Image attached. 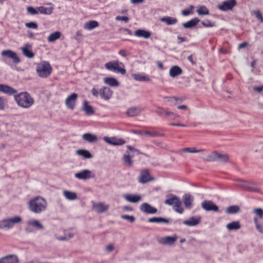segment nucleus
Instances as JSON below:
<instances>
[{"instance_id": "1", "label": "nucleus", "mask_w": 263, "mask_h": 263, "mask_svg": "<svg viewBox=\"0 0 263 263\" xmlns=\"http://www.w3.org/2000/svg\"><path fill=\"white\" fill-rule=\"evenodd\" d=\"M47 205L46 200L39 196L31 199L28 202L29 210L36 214H40L44 211Z\"/></svg>"}, {"instance_id": "2", "label": "nucleus", "mask_w": 263, "mask_h": 263, "mask_svg": "<svg viewBox=\"0 0 263 263\" xmlns=\"http://www.w3.org/2000/svg\"><path fill=\"white\" fill-rule=\"evenodd\" d=\"M14 100L18 105L25 108H28L31 106L34 101L33 98L27 91L22 92L14 96Z\"/></svg>"}, {"instance_id": "3", "label": "nucleus", "mask_w": 263, "mask_h": 263, "mask_svg": "<svg viewBox=\"0 0 263 263\" xmlns=\"http://www.w3.org/2000/svg\"><path fill=\"white\" fill-rule=\"evenodd\" d=\"M1 54L3 61L8 65L11 64L10 60H12V63L14 64H17L21 62L17 53L11 50H4L2 51Z\"/></svg>"}, {"instance_id": "4", "label": "nucleus", "mask_w": 263, "mask_h": 263, "mask_svg": "<svg viewBox=\"0 0 263 263\" xmlns=\"http://www.w3.org/2000/svg\"><path fill=\"white\" fill-rule=\"evenodd\" d=\"M91 93L93 96L96 98L100 96L102 99L108 100L112 97L113 91L109 87L104 86L100 88L99 90L93 87L91 90Z\"/></svg>"}, {"instance_id": "5", "label": "nucleus", "mask_w": 263, "mask_h": 263, "mask_svg": "<svg viewBox=\"0 0 263 263\" xmlns=\"http://www.w3.org/2000/svg\"><path fill=\"white\" fill-rule=\"evenodd\" d=\"M167 196L168 198L164 201V203L172 205L175 211L179 214L183 213L184 209L182 208H180L182 202L180 198L178 196L173 194H170Z\"/></svg>"}, {"instance_id": "6", "label": "nucleus", "mask_w": 263, "mask_h": 263, "mask_svg": "<svg viewBox=\"0 0 263 263\" xmlns=\"http://www.w3.org/2000/svg\"><path fill=\"white\" fill-rule=\"evenodd\" d=\"M229 155L227 154H221L217 151H214L206 157V160L210 162H227L229 160Z\"/></svg>"}, {"instance_id": "7", "label": "nucleus", "mask_w": 263, "mask_h": 263, "mask_svg": "<svg viewBox=\"0 0 263 263\" xmlns=\"http://www.w3.org/2000/svg\"><path fill=\"white\" fill-rule=\"evenodd\" d=\"M51 71L52 68L48 62H44L36 69V72L39 76L43 78L48 77L51 74Z\"/></svg>"}, {"instance_id": "8", "label": "nucleus", "mask_w": 263, "mask_h": 263, "mask_svg": "<svg viewBox=\"0 0 263 263\" xmlns=\"http://www.w3.org/2000/svg\"><path fill=\"white\" fill-rule=\"evenodd\" d=\"M200 222V217L196 218L194 216H192L189 218L188 220H184L182 221V220L180 219H176L173 221V223L174 224H181V223H183L184 224L189 226H195L199 223Z\"/></svg>"}, {"instance_id": "9", "label": "nucleus", "mask_w": 263, "mask_h": 263, "mask_svg": "<svg viewBox=\"0 0 263 263\" xmlns=\"http://www.w3.org/2000/svg\"><path fill=\"white\" fill-rule=\"evenodd\" d=\"M239 185L244 190L249 192L257 193L259 192L260 191L259 189L255 184L244 180L240 181Z\"/></svg>"}, {"instance_id": "10", "label": "nucleus", "mask_w": 263, "mask_h": 263, "mask_svg": "<svg viewBox=\"0 0 263 263\" xmlns=\"http://www.w3.org/2000/svg\"><path fill=\"white\" fill-rule=\"evenodd\" d=\"M201 207L206 211L217 212L219 207L211 200H204L201 203Z\"/></svg>"}, {"instance_id": "11", "label": "nucleus", "mask_w": 263, "mask_h": 263, "mask_svg": "<svg viewBox=\"0 0 263 263\" xmlns=\"http://www.w3.org/2000/svg\"><path fill=\"white\" fill-rule=\"evenodd\" d=\"M78 97L76 93H72L68 96L65 100V104L68 108L72 110L74 108Z\"/></svg>"}, {"instance_id": "12", "label": "nucleus", "mask_w": 263, "mask_h": 263, "mask_svg": "<svg viewBox=\"0 0 263 263\" xmlns=\"http://www.w3.org/2000/svg\"><path fill=\"white\" fill-rule=\"evenodd\" d=\"M237 4L236 0H227L218 6L219 10L226 11L231 10Z\"/></svg>"}, {"instance_id": "13", "label": "nucleus", "mask_w": 263, "mask_h": 263, "mask_svg": "<svg viewBox=\"0 0 263 263\" xmlns=\"http://www.w3.org/2000/svg\"><path fill=\"white\" fill-rule=\"evenodd\" d=\"M75 177L79 179H88L95 177L91 171L88 170H83L75 174Z\"/></svg>"}, {"instance_id": "14", "label": "nucleus", "mask_w": 263, "mask_h": 263, "mask_svg": "<svg viewBox=\"0 0 263 263\" xmlns=\"http://www.w3.org/2000/svg\"><path fill=\"white\" fill-rule=\"evenodd\" d=\"M104 140L107 143L112 145H122L125 143V141L122 138H117L116 137L109 138L105 137Z\"/></svg>"}, {"instance_id": "15", "label": "nucleus", "mask_w": 263, "mask_h": 263, "mask_svg": "<svg viewBox=\"0 0 263 263\" xmlns=\"http://www.w3.org/2000/svg\"><path fill=\"white\" fill-rule=\"evenodd\" d=\"M140 209L142 212L146 214H155L158 211L157 208L146 202L143 203Z\"/></svg>"}, {"instance_id": "16", "label": "nucleus", "mask_w": 263, "mask_h": 263, "mask_svg": "<svg viewBox=\"0 0 263 263\" xmlns=\"http://www.w3.org/2000/svg\"><path fill=\"white\" fill-rule=\"evenodd\" d=\"M153 179L151 178L149 171L145 170L141 172V174L139 178V182L144 184Z\"/></svg>"}, {"instance_id": "17", "label": "nucleus", "mask_w": 263, "mask_h": 263, "mask_svg": "<svg viewBox=\"0 0 263 263\" xmlns=\"http://www.w3.org/2000/svg\"><path fill=\"white\" fill-rule=\"evenodd\" d=\"M18 259L16 255H10L0 258V263H18Z\"/></svg>"}, {"instance_id": "18", "label": "nucleus", "mask_w": 263, "mask_h": 263, "mask_svg": "<svg viewBox=\"0 0 263 263\" xmlns=\"http://www.w3.org/2000/svg\"><path fill=\"white\" fill-rule=\"evenodd\" d=\"M31 48V46L29 44H26L25 46L21 48L23 54L25 57L30 59L34 57V52L30 49Z\"/></svg>"}, {"instance_id": "19", "label": "nucleus", "mask_w": 263, "mask_h": 263, "mask_svg": "<svg viewBox=\"0 0 263 263\" xmlns=\"http://www.w3.org/2000/svg\"><path fill=\"white\" fill-rule=\"evenodd\" d=\"M193 200V197L189 194H185L183 195V201L186 208L191 209L192 208Z\"/></svg>"}, {"instance_id": "20", "label": "nucleus", "mask_w": 263, "mask_h": 263, "mask_svg": "<svg viewBox=\"0 0 263 263\" xmlns=\"http://www.w3.org/2000/svg\"><path fill=\"white\" fill-rule=\"evenodd\" d=\"M0 91L9 95L14 94L17 92L16 90L12 87L5 84H0Z\"/></svg>"}, {"instance_id": "21", "label": "nucleus", "mask_w": 263, "mask_h": 263, "mask_svg": "<svg viewBox=\"0 0 263 263\" xmlns=\"http://www.w3.org/2000/svg\"><path fill=\"white\" fill-rule=\"evenodd\" d=\"M183 72L182 69L178 66L175 65L172 66L169 72L170 76L172 78H175L180 74Z\"/></svg>"}, {"instance_id": "22", "label": "nucleus", "mask_w": 263, "mask_h": 263, "mask_svg": "<svg viewBox=\"0 0 263 263\" xmlns=\"http://www.w3.org/2000/svg\"><path fill=\"white\" fill-rule=\"evenodd\" d=\"M148 221L149 222L153 223V222H156V223H170L171 222H173L172 221V219H166L163 217H154L152 218H150L148 219Z\"/></svg>"}, {"instance_id": "23", "label": "nucleus", "mask_w": 263, "mask_h": 263, "mask_svg": "<svg viewBox=\"0 0 263 263\" xmlns=\"http://www.w3.org/2000/svg\"><path fill=\"white\" fill-rule=\"evenodd\" d=\"M145 136L149 137H161L164 136V134L160 130H146Z\"/></svg>"}, {"instance_id": "24", "label": "nucleus", "mask_w": 263, "mask_h": 263, "mask_svg": "<svg viewBox=\"0 0 263 263\" xmlns=\"http://www.w3.org/2000/svg\"><path fill=\"white\" fill-rule=\"evenodd\" d=\"M177 240L176 236H166L162 237L160 242L163 245H172Z\"/></svg>"}, {"instance_id": "25", "label": "nucleus", "mask_w": 263, "mask_h": 263, "mask_svg": "<svg viewBox=\"0 0 263 263\" xmlns=\"http://www.w3.org/2000/svg\"><path fill=\"white\" fill-rule=\"evenodd\" d=\"M200 22L197 17H195L191 20L182 24V26L185 28H192L195 27Z\"/></svg>"}, {"instance_id": "26", "label": "nucleus", "mask_w": 263, "mask_h": 263, "mask_svg": "<svg viewBox=\"0 0 263 263\" xmlns=\"http://www.w3.org/2000/svg\"><path fill=\"white\" fill-rule=\"evenodd\" d=\"M104 82L106 84L112 87L119 86L120 85L117 80L113 77H105L104 78Z\"/></svg>"}, {"instance_id": "27", "label": "nucleus", "mask_w": 263, "mask_h": 263, "mask_svg": "<svg viewBox=\"0 0 263 263\" xmlns=\"http://www.w3.org/2000/svg\"><path fill=\"white\" fill-rule=\"evenodd\" d=\"M124 198L129 202L132 203H136L142 199V197L139 195L129 194L124 196Z\"/></svg>"}, {"instance_id": "28", "label": "nucleus", "mask_w": 263, "mask_h": 263, "mask_svg": "<svg viewBox=\"0 0 263 263\" xmlns=\"http://www.w3.org/2000/svg\"><path fill=\"white\" fill-rule=\"evenodd\" d=\"M82 138L84 140L90 143L96 142L98 140L97 137L95 135L91 133L84 134L83 135Z\"/></svg>"}, {"instance_id": "29", "label": "nucleus", "mask_w": 263, "mask_h": 263, "mask_svg": "<svg viewBox=\"0 0 263 263\" xmlns=\"http://www.w3.org/2000/svg\"><path fill=\"white\" fill-rule=\"evenodd\" d=\"M135 35L138 37H142L148 39L151 36V32L143 29H138L135 32Z\"/></svg>"}, {"instance_id": "30", "label": "nucleus", "mask_w": 263, "mask_h": 263, "mask_svg": "<svg viewBox=\"0 0 263 263\" xmlns=\"http://www.w3.org/2000/svg\"><path fill=\"white\" fill-rule=\"evenodd\" d=\"M76 154L85 159H89L92 157V155L88 150L79 149L76 151Z\"/></svg>"}, {"instance_id": "31", "label": "nucleus", "mask_w": 263, "mask_h": 263, "mask_svg": "<svg viewBox=\"0 0 263 263\" xmlns=\"http://www.w3.org/2000/svg\"><path fill=\"white\" fill-rule=\"evenodd\" d=\"M162 22L165 23L167 25H172L176 24L178 20L176 18L171 16H164L160 18Z\"/></svg>"}, {"instance_id": "32", "label": "nucleus", "mask_w": 263, "mask_h": 263, "mask_svg": "<svg viewBox=\"0 0 263 263\" xmlns=\"http://www.w3.org/2000/svg\"><path fill=\"white\" fill-rule=\"evenodd\" d=\"M82 109L87 115H91L95 114V110L93 107L88 104L87 101L84 102Z\"/></svg>"}, {"instance_id": "33", "label": "nucleus", "mask_w": 263, "mask_h": 263, "mask_svg": "<svg viewBox=\"0 0 263 263\" xmlns=\"http://www.w3.org/2000/svg\"><path fill=\"white\" fill-rule=\"evenodd\" d=\"M141 112L140 108L138 107H132L126 111V114L129 117H135L137 116Z\"/></svg>"}, {"instance_id": "34", "label": "nucleus", "mask_w": 263, "mask_h": 263, "mask_svg": "<svg viewBox=\"0 0 263 263\" xmlns=\"http://www.w3.org/2000/svg\"><path fill=\"white\" fill-rule=\"evenodd\" d=\"M27 224L28 226L35 227L37 230L44 229L43 225L37 220H30L27 222Z\"/></svg>"}, {"instance_id": "35", "label": "nucleus", "mask_w": 263, "mask_h": 263, "mask_svg": "<svg viewBox=\"0 0 263 263\" xmlns=\"http://www.w3.org/2000/svg\"><path fill=\"white\" fill-rule=\"evenodd\" d=\"M241 226L239 221H234L227 224L226 228L229 231L237 230L240 228Z\"/></svg>"}, {"instance_id": "36", "label": "nucleus", "mask_w": 263, "mask_h": 263, "mask_svg": "<svg viewBox=\"0 0 263 263\" xmlns=\"http://www.w3.org/2000/svg\"><path fill=\"white\" fill-rule=\"evenodd\" d=\"M99 25V23L97 21L95 20L89 21L85 24L84 28L89 30H91L98 27Z\"/></svg>"}, {"instance_id": "37", "label": "nucleus", "mask_w": 263, "mask_h": 263, "mask_svg": "<svg viewBox=\"0 0 263 263\" xmlns=\"http://www.w3.org/2000/svg\"><path fill=\"white\" fill-rule=\"evenodd\" d=\"M37 9L41 14L50 15L52 13L53 8L52 7H45L44 6H40L37 7Z\"/></svg>"}, {"instance_id": "38", "label": "nucleus", "mask_w": 263, "mask_h": 263, "mask_svg": "<svg viewBox=\"0 0 263 263\" xmlns=\"http://www.w3.org/2000/svg\"><path fill=\"white\" fill-rule=\"evenodd\" d=\"M240 211V208L237 205H233L228 207L226 209V212L228 214H234Z\"/></svg>"}, {"instance_id": "39", "label": "nucleus", "mask_w": 263, "mask_h": 263, "mask_svg": "<svg viewBox=\"0 0 263 263\" xmlns=\"http://www.w3.org/2000/svg\"><path fill=\"white\" fill-rule=\"evenodd\" d=\"M94 208L96 209L97 212L99 213H103L107 211L108 209V206L107 205H105L101 202L95 204L94 205Z\"/></svg>"}, {"instance_id": "40", "label": "nucleus", "mask_w": 263, "mask_h": 263, "mask_svg": "<svg viewBox=\"0 0 263 263\" xmlns=\"http://www.w3.org/2000/svg\"><path fill=\"white\" fill-rule=\"evenodd\" d=\"M8 219L11 228H12L15 224L19 223L22 221V218L19 216L9 218Z\"/></svg>"}, {"instance_id": "41", "label": "nucleus", "mask_w": 263, "mask_h": 263, "mask_svg": "<svg viewBox=\"0 0 263 263\" xmlns=\"http://www.w3.org/2000/svg\"><path fill=\"white\" fill-rule=\"evenodd\" d=\"M132 77L136 81H149L150 79L147 76H142L141 74H133Z\"/></svg>"}, {"instance_id": "42", "label": "nucleus", "mask_w": 263, "mask_h": 263, "mask_svg": "<svg viewBox=\"0 0 263 263\" xmlns=\"http://www.w3.org/2000/svg\"><path fill=\"white\" fill-rule=\"evenodd\" d=\"M61 36V33L59 31H56L51 33L48 37V41L49 42H53L59 39Z\"/></svg>"}, {"instance_id": "43", "label": "nucleus", "mask_w": 263, "mask_h": 263, "mask_svg": "<svg viewBox=\"0 0 263 263\" xmlns=\"http://www.w3.org/2000/svg\"><path fill=\"white\" fill-rule=\"evenodd\" d=\"M64 195L65 197L69 200H74L77 197L76 193L68 191H64Z\"/></svg>"}, {"instance_id": "44", "label": "nucleus", "mask_w": 263, "mask_h": 263, "mask_svg": "<svg viewBox=\"0 0 263 263\" xmlns=\"http://www.w3.org/2000/svg\"><path fill=\"white\" fill-rule=\"evenodd\" d=\"M118 66V62H109L105 64V68L109 70H112L115 71L116 69V66Z\"/></svg>"}, {"instance_id": "45", "label": "nucleus", "mask_w": 263, "mask_h": 263, "mask_svg": "<svg viewBox=\"0 0 263 263\" xmlns=\"http://www.w3.org/2000/svg\"><path fill=\"white\" fill-rule=\"evenodd\" d=\"M0 229H11L8 218L0 221Z\"/></svg>"}, {"instance_id": "46", "label": "nucleus", "mask_w": 263, "mask_h": 263, "mask_svg": "<svg viewBox=\"0 0 263 263\" xmlns=\"http://www.w3.org/2000/svg\"><path fill=\"white\" fill-rule=\"evenodd\" d=\"M254 222L255 224L256 230L260 233L263 234V224L260 223L257 217H254L253 218Z\"/></svg>"}, {"instance_id": "47", "label": "nucleus", "mask_w": 263, "mask_h": 263, "mask_svg": "<svg viewBox=\"0 0 263 263\" xmlns=\"http://www.w3.org/2000/svg\"><path fill=\"white\" fill-rule=\"evenodd\" d=\"M156 112L159 116L166 118L168 111L165 110L163 108L159 107L156 110Z\"/></svg>"}, {"instance_id": "48", "label": "nucleus", "mask_w": 263, "mask_h": 263, "mask_svg": "<svg viewBox=\"0 0 263 263\" xmlns=\"http://www.w3.org/2000/svg\"><path fill=\"white\" fill-rule=\"evenodd\" d=\"M199 15H208L209 14V11L205 6H201L197 10Z\"/></svg>"}, {"instance_id": "49", "label": "nucleus", "mask_w": 263, "mask_h": 263, "mask_svg": "<svg viewBox=\"0 0 263 263\" xmlns=\"http://www.w3.org/2000/svg\"><path fill=\"white\" fill-rule=\"evenodd\" d=\"M203 150L202 149H196L194 147H186L184 149H183L182 151H180V153L181 154L182 152H187V153H199L200 152H202Z\"/></svg>"}, {"instance_id": "50", "label": "nucleus", "mask_w": 263, "mask_h": 263, "mask_svg": "<svg viewBox=\"0 0 263 263\" xmlns=\"http://www.w3.org/2000/svg\"><path fill=\"white\" fill-rule=\"evenodd\" d=\"M123 160L124 163L127 164L128 166H131L133 165V161L129 155H124L123 156Z\"/></svg>"}, {"instance_id": "51", "label": "nucleus", "mask_w": 263, "mask_h": 263, "mask_svg": "<svg viewBox=\"0 0 263 263\" xmlns=\"http://www.w3.org/2000/svg\"><path fill=\"white\" fill-rule=\"evenodd\" d=\"M253 212L255 213L259 218H263V210L261 208H255L253 210Z\"/></svg>"}, {"instance_id": "52", "label": "nucleus", "mask_w": 263, "mask_h": 263, "mask_svg": "<svg viewBox=\"0 0 263 263\" xmlns=\"http://www.w3.org/2000/svg\"><path fill=\"white\" fill-rule=\"evenodd\" d=\"M179 117V116L172 111H168L166 119L168 120H175L177 118Z\"/></svg>"}, {"instance_id": "53", "label": "nucleus", "mask_w": 263, "mask_h": 263, "mask_svg": "<svg viewBox=\"0 0 263 263\" xmlns=\"http://www.w3.org/2000/svg\"><path fill=\"white\" fill-rule=\"evenodd\" d=\"M27 11L29 13H30L31 15H35L39 13V11L37 9V7L35 8L31 6L27 8Z\"/></svg>"}, {"instance_id": "54", "label": "nucleus", "mask_w": 263, "mask_h": 263, "mask_svg": "<svg viewBox=\"0 0 263 263\" xmlns=\"http://www.w3.org/2000/svg\"><path fill=\"white\" fill-rule=\"evenodd\" d=\"M201 24L204 27H212L215 26V24L214 23L212 22L209 20H206L205 21H202Z\"/></svg>"}, {"instance_id": "55", "label": "nucleus", "mask_w": 263, "mask_h": 263, "mask_svg": "<svg viewBox=\"0 0 263 263\" xmlns=\"http://www.w3.org/2000/svg\"><path fill=\"white\" fill-rule=\"evenodd\" d=\"M121 217L122 219L129 220L131 223H133L135 221V217L134 216L122 215Z\"/></svg>"}, {"instance_id": "56", "label": "nucleus", "mask_w": 263, "mask_h": 263, "mask_svg": "<svg viewBox=\"0 0 263 263\" xmlns=\"http://www.w3.org/2000/svg\"><path fill=\"white\" fill-rule=\"evenodd\" d=\"M25 26L28 28L37 29L38 25L36 23L33 22H30L26 23Z\"/></svg>"}, {"instance_id": "57", "label": "nucleus", "mask_w": 263, "mask_h": 263, "mask_svg": "<svg viewBox=\"0 0 263 263\" xmlns=\"http://www.w3.org/2000/svg\"><path fill=\"white\" fill-rule=\"evenodd\" d=\"M254 14L258 20H259L261 23H263V16L259 11H254Z\"/></svg>"}, {"instance_id": "58", "label": "nucleus", "mask_w": 263, "mask_h": 263, "mask_svg": "<svg viewBox=\"0 0 263 263\" xmlns=\"http://www.w3.org/2000/svg\"><path fill=\"white\" fill-rule=\"evenodd\" d=\"M115 71H117L119 73H121L122 74H125L126 73V70L124 68H121L119 66V64H118V66H116V69Z\"/></svg>"}, {"instance_id": "59", "label": "nucleus", "mask_w": 263, "mask_h": 263, "mask_svg": "<svg viewBox=\"0 0 263 263\" xmlns=\"http://www.w3.org/2000/svg\"><path fill=\"white\" fill-rule=\"evenodd\" d=\"M116 20L117 21H123L126 23L129 21V18L125 16H117L116 17Z\"/></svg>"}, {"instance_id": "60", "label": "nucleus", "mask_w": 263, "mask_h": 263, "mask_svg": "<svg viewBox=\"0 0 263 263\" xmlns=\"http://www.w3.org/2000/svg\"><path fill=\"white\" fill-rule=\"evenodd\" d=\"M145 131L142 130H133V133L141 135V136H145Z\"/></svg>"}, {"instance_id": "61", "label": "nucleus", "mask_w": 263, "mask_h": 263, "mask_svg": "<svg viewBox=\"0 0 263 263\" xmlns=\"http://www.w3.org/2000/svg\"><path fill=\"white\" fill-rule=\"evenodd\" d=\"M177 40H178V44H179L182 43L183 42L187 41V40H188L186 37H181L180 36H178Z\"/></svg>"}, {"instance_id": "62", "label": "nucleus", "mask_w": 263, "mask_h": 263, "mask_svg": "<svg viewBox=\"0 0 263 263\" xmlns=\"http://www.w3.org/2000/svg\"><path fill=\"white\" fill-rule=\"evenodd\" d=\"M82 36V34L81 33V30H78V31H77L76 32V36L74 37V39L77 40L78 42L80 41H81V39L80 38V36Z\"/></svg>"}, {"instance_id": "63", "label": "nucleus", "mask_w": 263, "mask_h": 263, "mask_svg": "<svg viewBox=\"0 0 263 263\" xmlns=\"http://www.w3.org/2000/svg\"><path fill=\"white\" fill-rule=\"evenodd\" d=\"M5 108V103L3 97H0V110H3Z\"/></svg>"}, {"instance_id": "64", "label": "nucleus", "mask_w": 263, "mask_h": 263, "mask_svg": "<svg viewBox=\"0 0 263 263\" xmlns=\"http://www.w3.org/2000/svg\"><path fill=\"white\" fill-rule=\"evenodd\" d=\"M249 45L248 43L245 42L239 44L238 48L241 49L246 47Z\"/></svg>"}]
</instances>
